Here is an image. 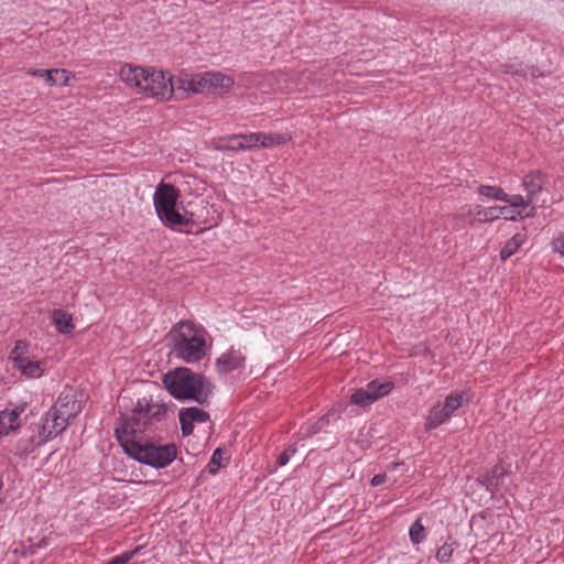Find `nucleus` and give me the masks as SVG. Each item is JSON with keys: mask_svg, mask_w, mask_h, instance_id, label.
Wrapping results in <instances>:
<instances>
[{"mask_svg": "<svg viewBox=\"0 0 564 564\" xmlns=\"http://www.w3.org/2000/svg\"><path fill=\"white\" fill-rule=\"evenodd\" d=\"M166 405L139 400L130 415L117 420L115 435L124 453L137 462L163 468L176 457L174 444H155L145 436L158 429L166 416Z\"/></svg>", "mask_w": 564, "mask_h": 564, "instance_id": "f257e3e1", "label": "nucleus"}, {"mask_svg": "<svg viewBox=\"0 0 564 564\" xmlns=\"http://www.w3.org/2000/svg\"><path fill=\"white\" fill-rule=\"evenodd\" d=\"M162 382L173 398L195 401L198 404H207L214 391V386L207 378L186 367L167 371Z\"/></svg>", "mask_w": 564, "mask_h": 564, "instance_id": "f03ea898", "label": "nucleus"}, {"mask_svg": "<svg viewBox=\"0 0 564 564\" xmlns=\"http://www.w3.org/2000/svg\"><path fill=\"white\" fill-rule=\"evenodd\" d=\"M173 351L177 358L187 364L202 360L206 355L205 336L193 322L181 321L169 332Z\"/></svg>", "mask_w": 564, "mask_h": 564, "instance_id": "7ed1b4c3", "label": "nucleus"}, {"mask_svg": "<svg viewBox=\"0 0 564 564\" xmlns=\"http://www.w3.org/2000/svg\"><path fill=\"white\" fill-rule=\"evenodd\" d=\"M180 192L171 184L161 183L153 195V204L161 221L172 228L187 226L189 220L176 209Z\"/></svg>", "mask_w": 564, "mask_h": 564, "instance_id": "20e7f679", "label": "nucleus"}, {"mask_svg": "<svg viewBox=\"0 0 564 564\" xmlns=\"http://www.w3.org/2000/svg\"><path fill=\"white\" fill-rule=\"evenodd\" d=\"M174 87L171 76H166L162 70L145 68L140 90L151 97L169 99L174 93Z\"/></svg>", "mask_w": 564, "mask_h": 564, "instance_id": "39448f33", "label": "nucleus"}, {"mask_svg": "<svg viewBox=\"0 0 564 564\" xmlns=\"http://www.w3.org/2000/svg\"><path fill=\"white\" fill-rule=\"evenodd\" d=\"M51 410L52 415H58L59 420L66 421L68 424L70 419H74L80 411V403L76 401L75 394L72 391L62 392Z\"/></svg>", "mask_w": 564, "mask_h": 564, "instance_id": "423d86ee", "label": "nucleus"}, {"mask_svg": "<svg viewBox=\"0 0 564 564\" xmlns=\"http://www.w3.org/2000/svg\"><path fill=\"white\" fill-rule=\"evenodd\" d=\"M66 426V421L59 420L58 415L51 416V410H48L41 419V425L39 426V443L54 438L61 434Z\"/></svg>", "mask_w": 564, "mask_h": 564, "instance_id": "0eeeda50", "label": "nucleus"}, {"mask_svg": "<svg viewBox=\"0 0 564 564\" xmlns=\"http://www.w3.org/2000/svg\"><path fill=\"white\" fill-rule=\"evenodd\" d=\"M505 212H509V207H482L480 205H477L473 209H469L467 217L469 218V224H473L475 221L486 223L501 218V215H505Z\"/></svg>", "mask_w": 564, "mask_h": 564, "instance_id": "6e6552de", "label": "nucleus"}, {"mask_svg": "<svg viewBox=\"0 0 564 564\" xmlns=\"http://www.w3.org/2000/svg\"><path fill=\"white\" fill-rule=\"evenodd\" d=\"M546 183L545 175L540 171H532L523 178V186L527 191L529 202H538V195Z\"/></svg>", "mask_w": 564, "mask_h": 564, "instance_id": "1a4fd4ad", "label": "nucleus"}, {"mask_svg": "<svg viewBox=\"0 0 564 564\" xmlns=\"http://www.w3.org/2000/svg\"><path fill=\"white\" fill-rule=\"evenodd\" d=\"M177 83V89L192 91L194 94H205L213 89L212 86H209V80L207 82V73L194 75L189 79L178 78Z\"/></svg>", "mask_w": 564, "mask_h": 564, "instance_id": "9d476101", "label": "nucleus"}, {"mask_svg": "<svg viewBox=\"0 0 564 564\" xmlns=\"http://www.w3.org/2000/svg\"><path fill=\"white\" fill-rule=\"evenodd\" d=\"M245 357L238 350H229L224 352L216 361V366L219 372L228 373L240 367H242Z\"/></svg>", "mask_w": 564, "mask_h": 564, "instance_id": "9b49d317", "label": "nucleus"}, {"mask_svg": "<svg viewBox=\"0 0 564 564\" xmlns=\"http://www.w3.org/2000/svg\"><path fill=\"white\" fill-rule=\"evenodd\" d=\"M145 74V68L141 66H133L131 64H124L119 70V76L122 82L130 86L141 88L142 77Z\"/></svg>", "mask_w": 564, "mask_h": 564, "instance_id": "f8f14e48", "label": "nucleus"}, {"mask_svg": "<svg viewBox=\"0 0 564 564\" xmlns=\"http://www.w3.org/2000/svg\"><path fill=\"white\" fill-rule=\"evenodd\" d=\"M506 474L501 465H496L484 476L482 484L488 491L494 494L502 486Z\"/></svg>", "mask_w": 564, "mask_h": 564, "instance_id": "ddd939ff", "label": "nucleus"}, {"mask_svg": "<svg viewBox=\"0 0 564 564\" xmlns=\"http://www.w3.org/2000/svg\"><path fill=\"white\" fill-rule=\"evenodd\" d=\"M502 202L508 203L510 207H522V210L518 212V216L520 218L533 217L535 215V206H532L529 208V210H525L527 207H529L531 204H534L533 202L528 200V195L522 196L507 194V199H503Z\"/></svg>", "mask_w": 564, "mask_h": 564, "instance_id": "4468645a", "label": "nucleus"}, {"mask_svg": "<svg viewBox=\"0 0 564 564\" xmlns=\"http://www.w3.org/2000/svg\"><path fill=\"white\" fill-rule=\"evenodd\" d=\"M28 74L35 77H42L48 86H54L57 84L58 78L54 77V75H63L64 86L68 85V72L66 69H29Z\"/></svg>", "mask_w": 564, "mask_h": 564, "instance_id": "2eb2a0df", "label": "nucleus"}, {"mask_svg": "<svg viewBox=\"0 0 564 564\" xmlns=\"http://www.w3.org/2000/svg\"><path fill=\"white\" fill-rule=\"evenodd\" d=\"M449 416L442 403H437L431 409L426 417L425 429L434 430L449 419Z\"/></svg>", "mask_w": 564, "mask_h": 564, "instance_id": "dca6fc26", "label": "nucleus"}, {"mask_svg": "<svg viewBox=\"0 0 564 564\" xmlns=\"http://www.w3.org/2000/svg\"><path fill=\"white\" fill-rule=\"evenodd\" d=\"M19 412L13 411H2L0 412V436L8 435L11 431H14L19 427Z\"/></svg>", "mask_w": 564, "mask_h": 564, "instance_id": "f3484780", "label": "nucleus"}, {"mask_svg": "<svg viewBox=\"0 0 564 564\" xmlns=\"http://www.w3.org/2000/svg\"><path fill=\"white\" fill-rule=\"evenodd\" d=\"M13 367L30 379L40 378L44 372L42 364L40 361L30 360V358L26 360L23 359V362L14 364Z\"/></svg>", "mask_w": 564, "mask_h": 564, "instance_id": "a211bd4d", "label": "nucleus"}, {"mask_svg": "<svg viewBox=\"0 0 564 564\" xmlns=\"http://www.w3.org/2000/svg\"><path fill=\"white\" fill-rule=\"evenodd\" d=\"M53 323L62 334H70L74 330L72 316L63 310H55L53 312Z\"/></svg>", "mask_w": 564, "mask_h": 564, "instance_id": "6ab92c4d", "label": "nucleus"}, {"mask_svg": "<svg viewBox=\"0 0 564 564\" xmlns=\"http://www.w3.org/2000/svg\"><path fill=\"white\" fill-rule=\"evenodd\" d=\"M259 147L269 148L278 144L286 143L291 137L286 133H262L259 132Z\"/></svg>", "mask_w": 564, "mask_h": 564, "instance_id": "aec40b11", "label": "nucleus"}, {"mask_svg": "<svg viewBox=\"0 0 564 564\" xmlns=\"http://www.w3.org/2000/svg\"><path fill=\"white\" fill-rule=\"evenodd\" d=\"M523 236L520 234H517L511 239H509L500 251L501 260H507L511 256H513L520 248V246L523 243Z\"/></svg>", "mask_w": 564, "mask_h": 564, "instance_id": "412c9836", "label": "nucleus"}, {"mask_svg": "<svg viewBox=\"0 0 564 564\" xmlns=\"http://www.w3.org/2000/svg\"><path fill=\"white\" fill-rule=\"evenodd\" d=\"M9 359L13 365L17 362H23V359H29V344L23 340H17L10 352Z\"/></svg>", "mask_w": 564, "mask_h": 564, "instance_id": "4be33fe9", "label": "nucleus"}, {"mask_svg": "<svg viewBox=\"0 0 564 564\" xmlns=\"http://www.w3.org/2000/svg\"><path fill=\"white\" fill-rule=\"evenodd\" d=\"M180 412L185 417H187L193 424L195 422L205 423L209 420V413L206 412L205 410L196 408V406L184 408Z\"/></svg>", "mask_w": 564, "mask_h": 564, "instance_id": "5701e85b", "label": "nucleus"}, {"mask_svg": "<svg viewBox=\"0 0 564 564\" xmlns=\"http://www.w3.org/2000/svg\"><path fill=\"white\" fill-rule=\"evenodd\" d=\"M393 388V384L391 382H383L380 383L379 381L375 380L367 384L366 390L370 394V397L377 395V400L387 395Z\"/></svg>", "mask_w": 564, "mask_h": 564, "instance_id": "b1692460", "label": "nucleus"}, {"mask_svg": "<svg viewBox=\"0 0 564 564\" xmlns=\"http://www.w3.org/2000/svg\"><path fill=\"white\" fill-rule=\"evenodd\" d=\"M477 192L487 198L501 200V202L503 199H507V193L501 187H498V186L479 185L477 187Z\"/></svg>", "mask_w": 564, "mask_h": 564, "instance_id": "393cba45", "label": "nucleus"}, {"mask_svg": "<svg viewBox=\"0 0 564 564\" xmlns=\"http://www.w3.org/2000/svg\"><path fill=\"white\" fill-rule=\"evenodd\" d=\"M209 80V86L212 88H229L234 85V79L229 76L223 75L220 73H207V82Z\"/></svg>", "mask_w": 564, "mask_h": 564, "instance_id": "a878e982", "label": "nucleus"}, {"mask_svg": "<svg viewBox=\"0 0 564 564\" xmlns=\"http://www.w3.org/2000/svg\"><path fill=\"white\" fill-rule=\"evenodd\" d=\"M465 401V393H452L446 397L444 403L442 405L445 408L447 413L452 415L456 410H458Z\"/></svg>", "mask_w": 564, "mask_h": 564, "instance_id": "bb28decb", "label": "nucleus"}, {"mask_svg": "<svg viewBox=\"0 0 564 564\" xmlns=\"http://www.w3.org/2000/svg\"><path fill=\"white\" fill-rule=\"evenodd\" d=\"M502 67V70L507 74H514V75H519L521 77H524L527 78L529 75L534 78V77H538L539 74H538V69L535 68H524L522 67L521 64H505L501 66Z\"/></svg>", "mask_w": 564, "mask_h": 564, "instance_id": "cd10ccee", "label": "nucleus"}, {"mask_svg": "<svg viewBox=\"0 0 564 564\" xmlns=\"http://www.w3.org/2000/svg\"><path fill=\"white\" fill-rule=\"evenodd\" d=\"M350 400L354 404L365 408L377 401V395L370 397L366 389H358L351 394Z\"/></svg>", "mask_w": 564, "mask_h": 564, "instance_id": "c85d7f7f", "label": "nucleus"}, {"mask_svg": "<svg viewBox=\"0 0 564 564\" xmlns=\"http://www.w3.org/2000/svg\"><path fill=\"white\" fill-rule=\"evenodd\" d=\"M425 529L421 523V519L415 520L410 527L409 534L413 544H419L424 540Z\"/></svg>", "mask_w": 564, "mask_h": 564, "instance_id": "c756f323", "label": "nucleus"}, {"mask_svg": "<svg viewBox=\"0 0 564 564\" xmlns=\"http://www.w3.org/2000/svg\"><path fill=\"white\" fill-rule=\"evenodd\" d=\"M224 458V452L221 448H216L212 455V458H210V462L208 463V471L210 474H216L220 466H221V460Z\"/></svg>", "mask_w": 564, "mask_h": 564, "instance_id": "7c9ffc66", "label": "nucleus"}, {"mask_svg": "<svg viewBox=\"0 0 564 564\" xmlns=\"http://www.w3.org/2000/svg\"><path fill=\"white\" fill-rule=\"evenodd\" d=\"M240 140L243 145V150L259 147V133L240 134Z\"/></svg>", "mask_w": 564, "mask_h": 564, "instance_id": "2f4dec72", "label": "nucleus"}, {"mask_svg": "<svg viewBox=\"0 0 564 564\" xmlns=\"http://www.w3.org/2000/svg\"><path fill=\"white\" fill-rule=\"evenodd\" d=\"M454 547L452 543L445 542L436 552V558L441 562H446L451 558Z\"/></svg>", "mask_w": 564, "mask_h": 564, "instance_id": "473e14b6", "label": "nucleus"}, {"mask_svg": "<svg viewBox=\"0 0 564 564\" xmlns=\"http://www.w3.org/2000/svg\"><path fill=\"white\" fill-rule=\"evenodd\" d=\"M182 433L184 436H188L193 433L194 424L185 417L181 412L178 413Z\"/></svg>", "mask_w": 564, "mask_h": 564, "instance_id": "72a5a7b5", "label": "nucleus"}, {"mask_svg": "<svg viewBox=\"0 0 564 564\" xmlns=\"http://www.w3.org/2000/svg\"><path fill=\"white\" fill-rule=\"evenodd\" d=\"M296 448L294 446H289L283 453H281L278 457V464L280 466H285L290 458L295 454Z\"/></svg>", "mask_w": 564, "mask_h": 564, "instance_id": "f704fd0d", "label": "nucleus"}, {"mask_svg": "<svg viewBox=\"0 0 564 564\" xmlns=\"http://www.w3.org/2000/svg\"><path fill=\"white\" fill-rule=\"evenodd\" d=\"M227 141L230 145V151H240L243 150V145L241 144L240 134H232L229 137H226Z\"/></svg>", "mask_w": 564, "mask_h": 564, "instance_id": "c9c22d12", "label": "nucleus"}, {"mask_svg": "<svg viewBox=\"0 0 564 564\" xmlns=\"http://www.w3.org/2000/svg\"><path fill=\"white\" fill-rule=\"evenodd\" d=\"M386 481L384 474L375 475L370 481L371 486L377 487Z\"/></svg>", "mask_w": 564, "mask_h": 564, "instance_id": "e433bc0d", "label": "nucleus"}, {"mask_svg": "<svg viewBox=\"0 0 564 564\" xmlns=\"http://www.w3.org/2000/svg\"><path fill=\"white\" fill-rule=\"evenodd\" d=\"M216 149L220 151H230V145L227 141V138L220 139L216 145Z\"/></svg>", "mask_w": 564, "mask_h": 564, "instance_id": "4c0bfd02", "label": "nucleus"}, {"mask_svg": "<svg viewBox=\"0 0 564 564\" xmlns=\"http://www.w3.org/2000/svg\"><path fill=\"white\" fill-rule=\"evenodd\" d=\"M502 218L507 219V220H516L517 217H518V214L514 215L511 209L509 208V212H505V215H501Z\"/></svg>", "mask_w": 564, "mask_h": 564, "instance_id": "58836bf2", "label": "nucleus"}, {"mask_svg": "<svg viewBox=\"0 0 564 564\" xmlns=\"http://www.w3.org/2000/svg\"><path fill=\"white\" fill-rule=\"evenodd\" d=\"M556 250L564 253V235L557 240Z\"/></svg>", "mask_w": 564, "mask_h": 564, "instance_id": "ea45409f", "label": "nucleus"}, {"mask_svg": "<svg viewBox=\"0 0 564 564\" xmlns=\"http://www.w3.org/2000/svg\"><path fill=\"white\" fill-rule=\"evenodd\" d=\"M46 545H47V538L41 539V541L37 544H32V546H37V547H42V546H46Z\"/></svg>", "mask_w": 564, "mask_h": 564, "instance_id": "a19ab883", "label": "nucleus"}, {"mask_svg": "<svg viewBox=\"0 0 564 564\" xmlns=\"http://www.w3.org/2000/svg\"><path fill=\"white\" fill-rule=\"evenodd\" d=\"M54 77H56V78H57V75H54ZM58 77H59V79H62V80H64V79H65V77H64L63 75H58ZM62 85H64V82H62Z\"/></svg>", "mask_w": 564, "mask_h": 564, "instance_id": "79ce46f5", "label": "nucleus"}, {"mask_svg": "<svg viewBox=\"0 0 564 564\" xmlns=\"http://www.w3.org/2000/svg\"><path fill=\"white\" fill-rule=\"evenodd\" d=\"M329 414L325 415V416H322L321 421H324L326 419H328Z\"/></svg>", "mask_w": 564, "mask_h": 564, "instance_id": "37998d69", "label": "nucleus"}, {"mask_svg": "<svg viewBox=\"0 0 564 564\" xmlns=\"http://www.w3.org/2000/svg\"><path fill=\"white\" fill-rule=\"evenodd\" d=\"M400 464L399 463H394L393 464V468H395L397 466H399Z\"/></svg>", "mask_w": 564, "mask_h": 564, "instance_id": "c03bdc74", "label": "nucleus"}]
</instances>
